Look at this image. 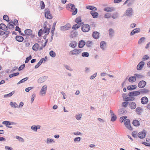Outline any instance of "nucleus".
Listing matches in <instances>:
<instances>
[{"mask_svg": "<svg viewBox=\"0 0 150 150\" xmlns=\"http://www.w3.org/2000/svg\"><path fill=\"white\" fill-rule=\"evenodd\" d=\"M49 27H47L45 24L44 25V29L43 30L42 29H40L38 32V35L39 36H40L41 35L42 33H47V34H49V31L50 30V25H48Z\"/></svg>", "mask_w": 150, "mask_h": 150, "instance_id": "nucleus-1", "label": "nucleus"}, {"mask_svg": "<svg viewBox=\"0 0 150 150\" xmlns=\"http://www.w3.org/2000/svg\"><path fill=\"white\" fill-rule=\"evenodd\" d=\"M149 58V56L147 55H145L143 56L142 60L145 61L147 60Z\"/></svg>", "mask_w": 150, "mask_h": 150, "instance_id": "nucleus-64", "label": "nucleus"}, {"mask_svg": "<svg viewBox=\"0 0 150 150\" xmlns=\"http://www.w3.org/2000/svg\"><path fill=\"white\" fill-rule=\"evenodd\" d=\"M92 42L91 41H88L86 43V45L88 47H91Z\"/></svg>", "mask_w": 150, "mask_h": 150, "instance_id": "nucleus-47", "label": "nucleus"}, {"mask_svg": "<svg viewBox=\"0 0 150 150\" xmlns=\"http://www.w3.org/2000/svg\"><path fill=\"white\" fill-rule=\"evenodd\" d=\"M70 6L71 8L70 11L72 12V15H76L77 12V9L75 8V6L73 4H71Z\"/></svg>", "mask_w": 150, "mask_h": 150, "instance_id": "nucleus-4", "label": "nucleus"}, {"mask_svg": "<svg viewBox=\"0 0 150 150\" xmlns=\"http://www.w3.org/2000/svg\"><path fill=\"white\" fill-rule=\"evenodd\" d=\"M70 27L71 25L68 23L64 26H61L60 27V30H67Z\"/></svg>", "mask_w": 150, "mask_h": 150, "instance_id": "nucleus-12", "label": "nucleus"}, {"mask_svg": "<svg viewBox=\"0 0 150 150\" xmlns=\"http://www.w3.org/2000/svg\"><path fill=\"white\" fill-rule=\"evenodd\" d=\"M44 60V58H42L40 60L39 62L35 66V69H37L40 66V65L42 63Z\"/></svg>", "mask_w": 150, "mask_h": 150, "instance_id": "nucleus-25", "label": "nucleus"}, {"mask_svg": "<svg viewBox=\"0 0 150 150\" xmlns=\"http://www.w3.org/2000/svg\"><path fill=\"white\" fill-rule=\"evenodd\" d=\"M111 120L112 122L115 121L117 119V117L115 115L111 116Z\"/></svg>", "mask_w": 150, "mask_h": 150, "instance_id": "nucleus-51", "label": "nucleus"}, {"mask_svg": "<svg viewBox=\"0 0 150 150\" xmlns=\"http://www.w3.org/2000/svg\"><path fill=\"white\" fill-rule=\"evenodd\" d=\"M90 25L86 24L82 25L81 28V30L84 32H88L90 30Z\"/></svg>", "mask_w": 150, "mask_h": 150, "instance_id": "nucleus-2", "label": "nucleus"}, {"mask_svg": "<svg viewBox=\"0 0 150 150\" xmlns=\"http://www.w3.org/2000/svg\"><path fill=\"white\" fill-rule=\"evenodd\" d=\"M122 96L123 97V98L124 99V100L125 101H127V100L128 98V96L125 93H123L122 95Z\"/></svg>", "mask_w": 150, "mask_h": 150, "instance_id": "nucleus-54", "label": "nucleus"}, {"mask_svg": "<svg viewBox=\"0 0 150 150\" xmlns=\"http://www.w3.org/2000/svg\"><path fill=\"white\" fill-rule=\"evenodd\" d=\"M33 88V87H28L27 88H26L25 89V91L26 92H28L30 90H32Z\"/></svg>", "mask_w": 150, "mask_h": 150, "instance_id": "nucleus-63", "label": "nucleus"}, {"mask_svg": "<svg viewBox=\"0 0 150 150\" xmlns=\"http://www.w3.org/2000/svg\"><path fill=\"white\" fill-rule=\"evenodd\" d=\"M11 22L12 23L13 22L12 21L11 22H10V23H9L8 24V28L9 29H12L13 28V25L12 24L10 23Z\"/></svg>", "mask_w": 150, "mask_h": 150, "instance_id": "nucleus-59", "label": "nucleus"}, {"mask_svg": "<svg viewBox=\"0 0 150 150\" xmlns=\"http://www.w3.org/2000/svg\"><path fill=\"white\" fill-rule=\"evenodd\" d=\"M77 45V43L76 41H72L70 43L69 46L73 48H74Z\"/></svg>", "mask_w": 150, "mask_h": 150, "instance_id": "nucleus-33", "label": "nucleus"}, {"mask_svg": "<svg viewBox=\"0 0 150 150\" xmlns=\"http://www.w3.org/2000/svg\"><path fill=\"white\" fill-rule=\"evenodd\" d=\"M55 142L54 139L50 138H47V139L46 143L47 144L54 143Z\"/></svg>", "mask_w": 150, "mask_h": 150, "instance_id": "nucleus-22", "label": "nucleus"}, {"mask_svg": "<svg viewBox=\"0 0 150 150\" xmlns=\"http://www.w3.org/2000/svg\"><path fill=\"white\" fill-rule=\"evenodd\" d=\"M10 105L12 107L14 108L19 107V106H18L15 102H11L10 103Z\"/></svg>", "mask_w": 150, "mask_h": 150, "instance_id": "nucleus-27", "label": "nucleus"}, {"mask_svg": "<svg viewBox=\"0 0 150 150\" xmlns=\"http://www.w3.org/2000/svg\"><path fill=\"white\" fill-rule=\"evenodd\" d=\"M146 132L145 130H143L140 132L138 134V136L140 139L144 138L146 135Z\"/></svg>", "mask_w": 150, "mask_h": 150, "instance_id": "nucleus-7", "label": "nucleus"}, {"mask_svg": "<svg viewBox=\"0 0 150 150\" xmlns=\"http://www.w3.org/2000/svg\"><path fill=\"white\" fill-rule=\"evenodd\" d=\"M109 36L112 37L113 36L114 34V30L112 28H110L109 30Z\"/></svg>", "mask_w": 150, "mask_h": 150, "instance_id": "nucleus-39", "label": "nucleus"}, {"mask_svg": "<svg viewBox=\"0 0 150 150\" xmlns=\"http://www.w3.org/2000/svg\"><path fill=\"white\" fill-rule=\"evenodd\" d=\"M140 94L141 93H146L149 92V91L146 88H143L140 90Z\"/></svg>", "mask_w": 150, "mask_h": 150, "instance_id": "nucleus-29", "label": "nucleus"}, {"mask_svg": "<svg viewBox=\"0 0 150 150\" xmlns=\"http://www.w3.org/2000/svg\"><path fill=\"white\" fill-rule=\"evenodd\" d=\"M137 88V86L135 85H133L132 86H127V88L128 90H132L136 89Z\"/></svg>", "mask_w": 150, "mask_h": 150, "instance_id": "nucleus-34", "label": "nucleus"}, {"mask_svg": "<svg viewBox=\"0 0 150 150\" xmlns=\"http://www.w3.org/2000/svg\"><path fill=\"white\" fill-rule=\"evenodd\" d=\"M28 79V77L25 78L20 80L18 83L17 84H19L20 83H23L27 81Z\"/></svg>", "mask_w": 150, "mask_h": 150, "instance_id": "nucleus-41", "label": "nucleus"}, {"mask_svg": "<svg viewBox=\"0 0 150 150\" xmlns=\"http://www.w3.org/2000/svg\"><path fill=\"white\" fill-rule=\"evenodd\" d=\"M81 50L80 49H75L70 52L71 54L72 55H77L81 52Z\"/></svg>", "mask_w": 150, "mask_h": 150, "instance_id": "nucleus-5", "label": "nucleus"}, {"mask_svg": "<svg viewBox=\"0 0 150 150\" xmlns=\"http://www.w3.org/2000/svg\"><path fill=\"white\" fill-rule=\"evenodd\" d=\"M111 16V14L110 13H106L104 16L105 18H110Z\"/></svg>", "mask_w": 150, "mask_h": 150, "instance_id": "nucleus-55", "label": "nucleus"}, {"mask_svg": "<svg viewBox=\"0 0 150 150\" xmlns=\"http://www.w3.org/2000/svg\"><path fill=\"white\" fill-rule=\"evenodd\" d=\"M146 84V82L143 80L140 81L138 84V86L140 88H144Z\"/></svg>", "mask_w": 150, "mask_h": 150, "instance_id": "nucleus-11", "label": "nucleus"}, {"mask_svg": "<svg viewBox=\"0 0 150 150\" xmlns=\"http://www.w3.org/2000/svg\"><path fill=\"white\" fill-rule=\"evenodd\" d=\"M14 93L15 91H13L8 94L4 95V98H6L7 97H11Z\"/></svg>", "mask_w": 150, "mask_h": 150, "instance_id": "nucleus-43", "label": "nucleus"}, {"mask_svg": "<svg viewBox=\"0 0 150 150\" xmlns=\"http://www.w3.org/2000/svg\"><path fill=\"white\" fill-rule=\"evenodd\" d=\"M86 8L92 11H96L97 8L95 7L92 6H88L86 7Z\"/></svg>", "mask_w": 150, "mask_h": 150, "instance_id": "nucleus-35", "label": "nucleus"}, {"mask_svg": "<svg viewBox=\"0 0 150 150\" xmlns=\"http://www.w3.org/2000/svg\"><path fill=\"white\" fill-rule=\"evenodd\" d=\"M137 106V105L135 103L133 102H131L129 103V107L131 109H135Z\"/></svg>", "mask_w": 150, "mask_h": 150, "instance_id": "nucleus-10", "label": "nucleus"}, {"mask_svg": "<svg viewBox=\"0 0 150 150\" xmlns=\"http://www.w3.org/2000/svg\"><path fill=\"white\" fill-rule=\"evenodd\" d=\"M45 16L46 18L48 19H51L52 18V16L50 14V12L49 10L46 9L45 13Z\"/></svg>", "mask_w": 150, "mask_h": 150, "instance_id": "nucleus-8", "label": "nucleus"}, {"mask_svg": "<svg viewBox=\"0 0 150 150\" xmlns=\"http://www.w3.org/2000/svg\"><path fill=\"white\" fill-rule=\"evenodd\" d=\"M129 103L127 101L124 102L122 103V105L123 107H126L127 105H129Z\"/></svg>", "mask_w": 150, "mask_h": 150, "instance_id": "nucleus-58", "label": "nucleus"}, {"mask_svg": "<svg viewBox=\"0 0 150 150\" xmlns=\"http://www.w3.org/2000/svg\"><path fill=\"white\" fill-rule=\"evenodd\" d=\"M48 78V77L44 76L40 78L38 80V82L39 83H42L45 81Z\"/></svg>", "mask_w": 150, "mask_h": 150, "instance_id": "nucleus-14", "label": "nucleus"}, {"mask_svg": "<svg viewBox=\"0 0 150 150\" xmlns=\"http://www.w3.org/2000/svg\"><path fill=\"white\" fill-rule=\"evenodd\" d=\"M140 30V28H135L130 33L131 35H132L135 34L136 33H138L139 32Z\"/></svg>", "mask_w": 150, "mask_h": 150, "instance_id": "nucleus-18", "label": "nucleus"}, {"mask_svg": "<svg viewBox=\"0 0 150 150\" xmlns=\"http://www.w3.org/2000/svg\"><path fill=\"white\" fill-rule=\"evenodd\" d=\"M0 28L2 29L3 30H7L8 27L4 24L1 23L0 24Z\"/></svg>", "mask_w": 150, "mask_h": 150, "instance_id": "nucleus-31", "label": "nucleus"}, {"mask_svg": "<svg viewBox=\"0 0 150 150\" xmlns=\"http://www.w3.org/2000/svg\"><path fill=\"white\" fill-rule=\"evenodd\" d=\"M47 89V86L46 85H44L43 86L40 92V93L42 96H44L45 95Z\"/></svg>", "mask_w": 150, "mask_h": 150, "instance_id": "nucleus-6", "label": "nucleus"}, {"mask_svg": "<svg viewBox=\"0 0 150 150\" xmlns=\"http://www.w3.org/2000/svg\"><path fill=\"white\" fill-rule=\"evenodd\" d=\"M145 63L143 61L139 62L137 66V69L138 70H140L142 68L144 65Z\"/></svg>", "mask_w": 150, "mask_h": 150, "instance_id": "nucleus-13", "label": "nucleus"}, {"mask_svg": "<svg viewBox=\"0 0 150 150\" xmlns=\"http://www.w3.org/2000/svg\"><path fill=\"white\" fill-rule=\"evenodd\" d=\"M106 43L104 41H102L100 43V47L103 50H104L106 47Z\"/></svg>", "mask_w": 150, "mask_h": 150, "instance_id": "nucleus-17", "label": "nucleus"}, {"mask_svg": "<svg viewBox=\"0 0 150 150\" xmlns=\"http://www.w3.org/2000/svg\"><path fill=\"white\" fill-rule=\"evenodd\" d=\"M81 55L83 57H88L89 56V54L88 52H83L82 53Z\"/></svg>", "mask_w": 150, "mask_h": 150, "instance_id": "nucleus-49", "label": "nucleus"}, {"mask_svg": "<svg viewBox=\"0 0 150 150\" xmlns=\"http://www.w3.org/2000/svg\"><path fill=\"white\" fill-rule=\"evenodd\" d=\"M148 100L146 97H144L142 98L141 99V102L142 104H145L148 102Z\"/></svg>", "mask_w": 150, "mask_h": 150, "instance_id": "nucleus-15", "label": "nucleus"}, {"mask_svg": "<svg viewBox=\"0 0 150 150\" xmlns=\"http://www.w3.org/2000/svg\"><path fill=\"white\" fill-rule=\"evenodd\" d=\"M16 139L19 140L20 141L22 142H23L24 141V139L22 138L19 136H16Z\"/></svg>", "mask_w": 150, "mask_h": 150, "instance_id": "nucleus-50", "label": "nucleus"}, {"mask_svg": "<svg viewBox=\"0 0 150 150\" xmlns=\"http://www.w3.org/2000/svg\"><path fill=\"white\" fill-rule=\"evenodd\" d=\"M82 116L81 114H78L76 116V118L77 120H81Z\"/></svg>", "mask_w": 150, "mask_h": 150, "instance_id": "nucleus-45", "label": "nucleus"}, {"mask_svg": "<svg viewBox=\"0 0 150 150\" xmlns=\"http://www.w3.org/2000/svg\"><path fill=\"white\" fill-rule=\"evenodd\" d=\"M39 46V45L38 44H35L33 47V50L35 51H37L38 49Z\"/></svg>", "mask_w": 150, "mask_h": 150, "instance_id": "nucleus-28", "label": "nucleus"}, {"mask_svg": "<svg viewBox=\"0 0 150 150\" xmlns=\"http://www.w3.org/2000/svg\"><path fill=\"white\" fill-rule=\"evenodd\" d=\"M90 13L92 16L93 18H96L98 16V13L95 11H91Z\"/></svg>", "mask_w": 150, "mask_h": 150, "instance_id": "nucleus-24", "label": "nucleus"}, {"mask_svg": "<svg viewBox=\"0 0 150 150\" xmlns=\"http://www.w3.org/2000/svg\"><path fill=\"white\" fill-rule=\"evenodd\" d=\"M114 10V8L112 7H107L105 8L104 10L105 11L111 12L113 11Z\"/></svg>", "mask_w": 150, "mask_h": 150, "instance_id": "nucleus-19", "label": "nucleus"}, {"mask_svg": "<svg viewBox=\"0 0 150 150\" xmlns=\"http://www.w3.org/2000/svg\"><path fill=\"white\" fill-rule=\"evenodd\" d=\"M118 14L117 13H115L112 15V17L113 19H115L118 17Z\"/></svg>", "mask_w": 150, "mask_h": 150, "instance_id": "nucleus-46", "label": "nucleus"}, {"mask_svg": "<svg viewBox=\"0 0 150 150\" xmlns=\"http://www.w3.org/2000/svg\"><path fill=\"white\" fill-rule=\"evenodd\" d=\"M142 111V108L140 107H137L136 109V112L138 115H140Z\"/></svg>", "mask_w": 150, "mask_h": 150, "instance_id": "nucleus-38", "label": "nucleus"}, {"mask_svg": "<svg viewBox=\"0 0 150 150\" xmlns=\"http://www.w3.org/2000/svg\"><path fill=\"white\" fill-rule=\"evenodd\" d=\"M124 122L125 125H126L130 123V120L128 119H126L124 121Z\"/></svg>", "mask_w": 150, "mask_h": 150, "instance_id": "nucleus-53", "label": "nucleus"}, {"mask_svg": "<svg viewBox=\"0 0 150 150\" xmlns=\"http://www.w3.org/2000/svg\"><path fill=\"white\" fill-rule=\"evenodd\" d=\"M140 94V92L138 91H134L129 92L128 93V96L130 97L135 96Z\"/></svg>", "mask_w": 150, "mask_h": 150, "instance_id": "nucleus-9", "label": "nucleus"}, {"mask_svg": "<svg viewBox=\"0 0 150 150\" xmlns=\"http://www.w3.org/2000/svg\"><path fill=\"white\" fill-rule=\"evenodd\" d=\"M31 129L34 132H37L38 130V127L35 125H33L31 127Z\"/></svg>", "mask_w": 150, "mask_h": 150, "instance_id": "nucleus-44", "label": "nucleus"}, {"mask_svg": "<svg viewBox=\"0 0 150 150\" xmlns=\"http://www.w3.org/2000/svg\"><path fill=\"white\" fill-rule=\"evenodd\" d=\"M32 58V56L31 55H30L29 57H27L26 59V60L25 61V63H28L29 60H30Z\"/></svg>", "mask_w": 150, "mask_h": 150, "instance_id": "nucleus-60", "label": "nucleus"}, {"mask_svg": "<svg viewBox=\"0 0 150 150\" xmlns=\"http://www.w3.org/2000/svg\"><path fill=\"white\" fill-rule=\"evenodd\" d=\"M118 112L120 115H124L126 113V111L125 108H122L118 110Z\"/></svg>", "mask_w": 150, "mask_h": 150, "instance_id": "nucleus-20", "label": "nucleus"}, {"mask_svg": "<svg viewBox=\"0 0 150 150\" xmlns=\"http://www.w3.org/2000/svg\"><path fill=\"white\" fill-rule=\"evenodd\" d=\"M145 38L144 37H142L140 38L138 41V44L140 45L145 42Z\"/></svg>", "mask_w": 150, "mask_h": 150, "instance_id": "nucleus-37", "label": "nucleus"}, {"mask_svg": "<svg viewBox=\"0 0 150 150\" xmlns=\"http://www.w3.org/2000/svg\"><path fill=\"white\" fill-rule=\"evenodd\" d=\"M129 130L132 131L133 130V128L131 127L130 124H129L125 126Z\"/></svg>", "mask_w": 150, "mask_h": 150, "instance_id": "nucleus-48", "label": "nucleus"}, {"mask_svg": "<svg viewBox=\"0 0 150 150\" xmlns=\"http://www.w3.org/2000/svg\"><path fill=\"white\" fill-rule=\"evenodd\" d=\"M85 45H86V42L83 40H81L79 42V47L80 48H83Z\"/></svg>", "mask_w": 150, "mask_h": 150, "instance_id": "nucleus-16", "label": "nucleus"}, {"mask_svg": "<svg viewBox=\"0 0 150 150\" xmlns=\"http://www.w3.org/2000/svg\"><path fill=\"white\" fill-rule=\"evenodd\" d=\"M64 66L67 70L70 71H72L73 70V69L70 66L67 64H64Z\"/></svg>", "mask_w": 150, "mask_h": 150, "instance_id": "nucleus-40", "label": "nucleus"}, {"mask_svg": "<svg viewBox=\"0 0 150 150\" xmlns=\"http://www.w3.org/2000/svg\"><path fill=\"white\" fill-rule=\"evenodd\" d=\"M93 38L96 39H98L99 37V34L97 31L94 32L92 34Z\"/></svg>", "mask_w": 150, "mask_h": 150, "instance_id": "nucleus-21", "label": "nucleus"}, {"mask_svg": "<svg viewBox=\"0 0 150 150\" xmlns=\"http://www.w3.org/2000/svg\"><path fill=\"white\" fill-rule=\"evenodd\" d=\"M50 55L52 57H55L56 55L55 53L52 50H51L50 51Z\"/></svg>", "mask_w": 150, "mask_h": 150, "instance_id": "nucleus-42", "label": "nucleus"}, {"mask_svg": "<svg viewBox=\"0 0 150 150\" xmlns=\"http://www.w3.org/2000/svg\"><path fill=\"white\" fill-rule=\"evenodd\" d=\"M81 21V18L80 17H78L76 18L75 20V22L77 23H80Z\"/></svg>", "mask_w": 150, "mask_h": 150, "instance_id": "nucleus-61", "label": "nucleus"}, {"mask_svg": "<svg viewBox=\"0 0 150 150\" xmlns=\"http://www.w3.org/2000/svg\"><path fill=\"white\" fill-rule=\"evenodd\" d=\"M16 39L18 42H22L24 38L21 36H17L16 37Z\"/></svg>", "mask_w": 150, "mask_h": 150, "instance_id": "nucleus-23", "label": "nucleus"}, {"mask_svg": "<svg viewBox=\"0 0 150 150\" xmlns=\"http://www.w3.org/2000/svg\"><path fill=\"white\" fill-rule=\"evenodd\" d=\"M40 6L41 7V9H43L45 7V4L43 1H41L40 2Z\"/></svg>", "mask_w": 150, "mask_h": 150, "instance_id": "nucleus-56", "label": "nucleus"}, {"mask_svg": "<svg viewBox=\"0 0 150 150\" xmlns=\"http://www.w3.org/2000/svg\"><path fill=\"white\" fill-rule=\"evenodd\" d=\"M97 72H96L93 75L91 76L90 77V79L92 80L94 79L95 77H96L97 75Z\"/></svg>", "mask_w": 150, "mask_h": 150, "instance_id": "nucleus-57", "label": "nucleus"}, {"mask_svg": "<svg viewBox=\"0 0 150 150\" xmlns=\"http://www.w3.org/2000/svg\"><path fill=\"white\" fill-rule=\"evenodd\" d=\"M132 124L135 126H138L140 125L139 122L137 120H134Z\"/></svg>", "mask_w": 150, "mask_h": 150, "instance_id": "nucleus-30", "label": "nucleus"}, {"mask_svg": "<svg viewBox=\"0 0 150 150\" xmlns=\"http://www.w3.org/2000/svg\"><path fill=\"white\" fill-rule=\"evenodd\" d=\"M128 80L129 82L131 83L135 82L136 80V76L134 75V76L130 77L129 78Z\"/></svg>", "mask_w": 150, "mask_h": 150, "instance_id": "nucleus-32", "label": "nucleus"}, {"mask_svg": "<svg viewBox=\"0 0 150 150\" xmlns=\"http://www.w3.org/2000/svg\"><path fill=\"white\" fill-rule=\"evenodd\" d=\"M134 76H136V78H142L144 77V76L142 75L136 74H134Z\"/></svg>", "mask_w": 150, "mask_h": 150, "instance_id": "nucleus-52", "label": "nucleus"}, {"mask_svg": "<svg viewBox=\"0 0 150 150\" xmlns=\"http://www.w3.org/2000/svg\"><path fill=\"white\" fill-rule=\"evenodd\" d=\"M127 116H124L123 117H121L120 118V121L122 122L124 121L125 120H124L126 118H127Z\"/></svg>", "mask_w": 150, "mask_h": 150, "instance_id": "nucleus-62", "label": "nucleus"}, {"mask_svg": "<svg viewBox=\"0 0 150 150\" xmlns=\"http://www.w3.org/2000/svg\"><path fill=\"white\" fill-rule=\"evenodd\" d=\"M133 14V11L132 9L131 8H128L126 11L125 14V16L130 17L132 16Z\"/></svg>", "mask_w": 150, "mask_h": 150, "instance_id": "nucleus-3", "label": "nucleus"}, {"mask_svg": "<svg viewBox=\"0 0 150 150\" xmlns=\"http://www.w3.org/2000/svg\"><path fill=\"white\" fill-rule=\"evenodd\" d=\"M25 34L26 35H30L32 34V31L30 29H26L25 31Z\"/></svg>", "mask_w": 150, "mask_h": 150, "instance_id": "nucleus-36", "label": "nucleus"}, {"mask_svg": "<svg viewBox=\"0 0 150 150\" xmlns=\"http://www.w3.org/2000/svg\"><path fill=\"white\" fill-rule=\"evenodd\" d=\"M81 23H78L74 25L72 27L73 29L76 30L79 28L81 26Z\"/></svg>", "mask_w": 150, "mask_h": 150, "instance_id": "nucleus-26", "label": "nucleus"}]
</instances>
